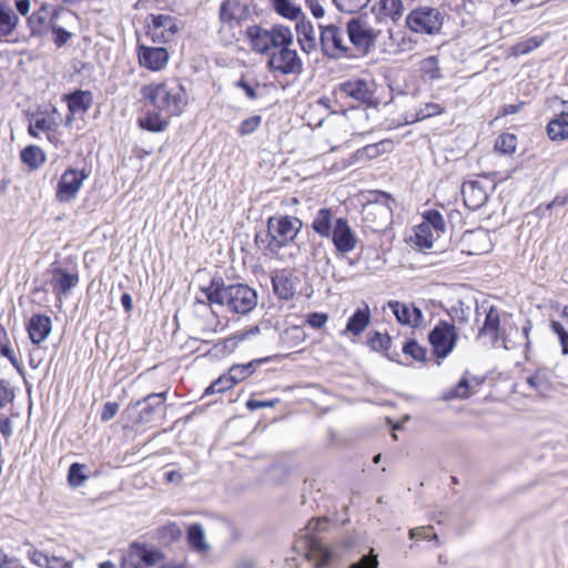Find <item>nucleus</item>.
<instances>
[{
  "label": "nucleus",
  "mask_w": 568,
  "mask_h": 568,
  "mask_svg": "<svg viewBox=\"0 0 568 568\" xmlns=\"http://www.w3.org/2000/svg\"><path fill=\"white\" fill-rule=\"evenodd\" d=\"M205 300L196 297L203 305L226 306L234 314L246 315L257 305V293L246 284L226 285L222 277H213L209 285L201 287Z\"/></svg>",
  "instance_id": "obj_1"
},
{
  "label": "nucleus",
  "mask_w": 568,
  "mask_h": 568,
  "mask_svg": "<svg viewBox=\"0 0 568 568\" xmlns=\"http://www.w3.org/2000/svg\"><path fill=\"white\" fill-rule=\"evenodd\" d=\"M141 95L166 118L181 115L189 101L184 85L175 78L142 87Z\"/></svg>",
  "instance_id": "obj_2"
},
{
  "label": "nucleus",
  "mask_w": 568,
  "mask_h": 568,
  "mask_svg": "<svg viewBox=\"0 0 568 568\" xmlns=\"http://www.w3.org/2000/svg\"><path fill=\"white\" fill-rule=\"evenodd\" d=\"M302 227L303 223L296 216H271L267 220L266 233L257 234L255 241L261 243L266 254L276 255L282 248L294 242Z\"/></svg>",
  "instance_id": "obj_3"
},
{
  "label": "nucleus",
  "mask_w": 568,
  "mask_h": 568,
  "mask_svg": "<svg viewBox=\"0 0 568 568\" xmlns=\"http://www.w3.org/2000/svg\"><path fill=\"white\" fill-rule=\"evenodd\" d=\"M246 37L254 52L265 54L278 44L293 43L294 36L291 28L274 24L270 29L254 24L246 29Z\"/></svg>",
  "instance_id": "obj_4"
},
{
  "label": "nucleus",
  "mask_w": 568,
  "mask_h": 568,
  "mask_svg": "<svg viewBox=\"0 0 568 568\" xmlns=\"http://www.w3.org/2000/svg\"><path fill=\"white\" fill-rule=\"evenodd\" d=\"M318 45L322 54L331 60L355 57L347 41L346 30L334 23L318 24Z\"/></svg>",
  "instance_id": "obj_5"
},
{
  "label": "nucleus",
  "mask_w": 568,
  "mask_h": 568,
  "mask_svg": "<svg viewBox=\"0 0 568 568\" xmlns=\"http://www.w3.org/2000/svg\"><path fill=\"white\" fill-rule=\"evenodd\" d=\"M346 34L352 52L367 54L375 45L378 33L362 17H353L346 22Z\"/></svg>",
  "instance_id": "obj_6"
},
{
  "label": "nucleus",
  "mask_w": 568,
  "mask_h": 568,
  "mask_svg": "<svg viewBox=\"0 0 568 568\" xmlns=\"http://www.w3.org/2000/svg\"><path fill=\"white\" fill-rule=\"evenodd\" d=\"M325 519H312L306 526V532L298 541V547L303 548L306 552L308 560L315 561L314 568H326L332 560V552L311 532L320 529Z\"/></svg>",
  "instance_id": "obj_7"
},
{
  "label": "nucleus",
  "mask_w": 568,
  "mask_h": 568,
  "mask_svg": "<svg viewBox=\"0 0 568 568\" xmlns=\"http://www.w3.org/2000/svg\"><path fill=\"white\" fill-rule=\"evenodd\" d=\"M334 94L338 99H351L359 104L372 105L375 102V83L367 79L352 78L341 82Z\"/></svg>",
  "instance_id": "obj_8"
},
{
  "label": "nucleus",
  "mask_w": 568,
  "mask_h": 568,
  "mask_svg": "<svg viewBox=\"0 0 568 568\" xmlns=\"http://www.w3.org/2000/svg\"><path fill=\"white\" fill-rule=\"evenodd\" d=\"M293 43L278 44L273 49L267 65L283 75H297L303 72V61L296 50L291 49Z\"/></svg>",
  "instance_id": "obj_9"
},
{
  "label": "nucleus",
  "mask_w": 568,
  "mask_h": 568,
  "mask_svg": "<svg viewBox=\"0 0 568 568\" xmlns=\"http://www.w3.org/2000/svg\"><path fill=\"white\" fill-rule=\"evenodd\" d=\"M180 31L179 20L170 14H150L146 18V36L154 43H168Z\"/></svg>",
  "instance_id": "obj_10"
},
{
  "label": "nucleus",
  "mask_w": 568,
  "mask_h": 568,
  "mask_svg": "<svg viewBox=\"0 0 568 568\" xmlns=\"http://www.w3.org/2000/svg\"><path fill=\"white\" fill-rule=\"evenodd\" d=\"M407 24L414 32L434 34L442 29L443 17L437 9L419 8L408 14Z\"/></svg>",
  "instance_id": "obj_11"
},
{
  "label": "nucleus",
  "mask_w": 568,
  "mask_h": 568,
  "mask_svg": "<svg viewBox=\"0 0 568 568\" xmlns=\"http://www.w3.org/2000/svg\"><path fill=\"white\" fill-rule=\"evenodd\" d=\"M88 176L89 172L85 170L72 168L65 170L58 182L57 200L60 202H71L74 200Z\"/></svg>",
  "instance_id": "obj_12"
},
{
  "label": "nucleus",
  "mask_w": 568,
  "mask_h": 568,
  "mask_svg": "<svg viewBox=\"0 0 568 568\" xmlns=\"http://www.w3.org/2000/svg\"><path fill=\"white\" fill-rule=\"evenodd\" d=\"M429 343L438 357H446L454 348L457 334L454 324L440 322L429 333Z\"/></svg>",
  "instance_id": "obj_13"
},
{
  "label": "nucleus",
  "mask_w": 568,
  "mask_h": 568,
  "mask_svg": "<svg viewBox=\"0 0 568 568\" xmlns=\"http://www.w3.org/2000/svg\"><path fill=\"white\" fill-rule=\"evenodd\" d=\"M166 395V392L152 393L143 399L138 400L135 406H141L142 404L144 406L141 408L136 422L140 424H149L162 419L165 414Z\"/></svg>",
  "instance_id": "obj_14"
},
{
  "label": "nucleus",
  "mask_w": 568,
  "mask_h": 568,
  "mask_svg": "<svg viewBox=\"0 0 568 568\" xmlns=\"http://www.w3.org/2000/svg\"><path fill=\"white\" fill-rule=\"evenodd\" d=\"M329 237L336 252L341 255L352 252L357 244V237L351 229L348 221L344 217H337L334 221V227Z\"/></svg>",
  "instance_id": "obj_15"
},
{
  "label": "nucleus",
  "mask_w": 568,
  "mask_h": 568,
  "mask_svg": "<svg viewBox=\"0 0 568 568\" xmlns=\"http://www.w3.org/2000/svg\"><path fill=\"white\" fill-rule=\"evenodd\" d=\"M136 53L140 65L151 71L164 69L170 58L168 50L162 47L138 44Z\"/></svg>",
  "instance_id": "obj_16"
},
{
  "label": "nucleus",
  "mask_w": 568,
  "mask_h": 568,
  "mask_svg": "<svg viewBox=\"0 0 568 568\" xmlns=\"http://www.w3.org/2000/svg\"><path fill=\"white\" fill-rule=\"evenodd\" d=\"M388 307L402 325L409 327H419L424 322V314L419 307L413 303H403L398 301L388 302Z\"/></svg>",
  "instance_id": "obj_17"
},
{
  "label": "nucleus",
  "mask_w": 568,
  "mask_h": 568,
  "mask_svg": "<svg viewBox=\"0 0 568 568\" xmlns=\"http://www.w3.org/2000/svg\"><path fill=\"white\" fill-rule=\"evenodd\" d=\"M462 195L465 205L469 210L476 211L488 201L487 185L479 180L465 181L462 185Z\"/></svg>",
  "instance_id": "obj_18"
},
{
  "label": "nucleus",
  "mask_w": 568,
  "mask_h": 568,
  "mask_svg": "<svg viewBox=\"0 0 568 568\" xmlns=\"http://www.w3.org/2000/svg\"><path fill=\"white\" fill-rule=\"evenodd\" d=\"M392 209L387 204L369 203L364 209V220L374 232L383 231L389 223Z\"/></svg>",
  "instance_id": "obj_19"
},
{
  "label": "nucleus",
  "mask_w": 568,
  "mask_h": 568,
  "mask_svg": "<svg viewBox=\"0 0 568 568\" xmlns=\"http://www.w3.org/2000/svg\"><path fill=\"white\" fill-rule=\"evenodd\" d=\"M78 283L79 276L77 273H71L61 267L52 268L49 284L57 296H67Z\"/></svg>",
  "instance_id": "obj_20"
},
{
  "label": "nucleus",
  "mask_w": 568,
  "mask_h": 568,
  "mask_svg": "<svg viewBox=\"0 0 568 568\" xmlns=\"http://www.w3.org/2000/svg\"><path fill=\"white\" fill-rule=\"evenodd\" d=\"M52 331L51 318L43 314H34L27 324V332L30 341L40 345L44 342Z\"/></svg>",
  "instance_id": "obj_21"
},
{
  "label": "nucleus",
  "mask_w": 568,
  "mask_h": 568,
  "mask_svg": "<svg viewBox=\"0 0 568 568\" xmlns=\"http://www.w3.org/2000/svg\"><path fill=\"white\" fill-rule=\"evenodd\" d=\"M295 30L301 50L306 54L315 51L318 41L313 23L303 16V18L296 22Z\"/></svg>",
  "instance_id": "obj_22"
},
{
  "label": "nucleus",
  "mask_w": 568,
  "mask_h": 568,
  "mask_svg": "<svg viewBox=\"0 0 568 568\" xmlns=\"http://www.w3.org/2000/svg\"><path fill=\"white\" fill-rule=\"evenodd\" d=\"M371 308L367 303L355 310L352 316L347 320L345 328L342 331L343 335L359 336L371 323Z\"/></svg>",
  "instance_id": "obj_23"
},
{
  "label": "nucleus",
  "mask_w": 568,
  "mask_h": 568,
  "mask_svg": "<svg viewBox=\"0 0 568 568\" xmlns=\"http://www.w3.org/2000/svg\"><path fill=\"white\" fill-rule=\"evenodd\" d=\"M244 17V8L237 0H224L220 6V20L231 28L240 26Z\"/></svg>",
  "instance_id": "obj_24"
},
{
  "label": "nucleus",
  "mask_w": 568,
  "mask_h": 568,
  "mask_svg": "<svg viewBox=\"0 0 568 568\" xmlns=\"http://www.w3.org/2000/svg\"><path fill=\"white\" fill-rule=\"evenodd\" d=\"M311 226L316 234L328 239L334 227L333 211L328 207L320 209L315 214Z\"/></svg>",
  "instance_id": "obj_25"
},
{
  "label": "nucleus",
  "mask_w": 568,
  "mask_h": 568,
  "mask_svg": "<svg viewBox=\"0 0 568 568\" xmlns=\"http://www.w3.org/2000/svg\"><path fill=\"white\" fill-rule=\"evenodd\" d=\"M69 112L72 114H84L92 104V93L90 91L77 90L65 97Z\"/></svg>",
  "instance_id": "obj_26"
},
{
  "label": "nucleus",
  "mask_w": 568,
  "mask_h": 568,
  "mask_svg": "<svg viewBox=\"0 0 568 568\" xmlns=\"http://www.w3.org/2000/svg\"><path fill=\"white\" fill-rule=\"evenodd\" d=\"M500 327V314L499 311L490 306L486 312L485 321L479 329V336H489L493 343L498 341V333Z\"/></svg>",
  "instance_id": "obj_27"
},
{
  "label": "nucleus",
  "mask_w": 568,
  "mask_h": 568,
  "mask_svg": "<svg viewBox=\"0 0 568 568\" xmlns=\"http://www.w3.org/2000/svg\"><path fill=\"white\" fill-rule=\"evenodd\" d=\"M57 128V122L44 113H36L29 122L28 132L33 138H39V133L49 134Z\"/></svg>",
  "instance_id": "obj_28"
},
{
  "label": "nucleus",
  "mask_w": 568,
  "mask_h": 568,
  "mask_svg": "<svg viewBox=\"0 0 568 568\" xmlns=\"http://www.w3.org/2000/svg\"><path fill=\"white\" fill-rule=\"evenodd\" d=\"M165 115L160 111H148L144 116L139 119V124L142 129L150 132H162L168 126Z\"/></svg>",
  "instance_id": "obj_29"
},
{
  "label": "nucleus",
  "mask_w": 568,
  "mask_h": 568,
  "mask_svg": "<svg viewBox=\"0 0 568 568\" xmlns=\"http://www.w3.org/2000/svg\"><path fill=\"white\" fill-rule=\"evenodd\" d=\"M274 293L281 300H290L294 296L295 287L292 280L284 273L276 274L272 277Z\"/></svg>",
  "instance_id": "obj_30"
},
{
  "label": "nucleus",
  "mask_w": 568,
  "mask_h": 568,
  "mask_svg": "<svg viewBox=\"0 0 568 568\" xmlns=\"http://www.w3.org/2000/svg\"><path fill=\"white\" fill-rule=\"evenodd\" d=\"M131 549L136 554L138 559L143 565V568H150L156 565L163 557L160 550L148 548L143 545L134 544L131 546Z\"/></svg>",
  "instance_id": "obj_31"
},
{
  "label": "nucleus",
  "mask_w": 568,
  "mask_h": 568,
  "mask_svg": "<svg viewBox=\"0 0 568 568\" xmlns=\"http://www.w3.org/2000/svg\"><path fill=\"white\" fill-rule=\"evenodd\" d=\"M268 358H260V359H253L246 364H234L230 369L229 373L231 374V378L237 384L248 376H251L257 366H260L262 363L267 362Z\"/></svg>",
  "instance_id": "obj_32"
},
{
  "label": "nucleus",
  "mask_w": 568,
  "mask_h": 568,
  "mask_svg": "<svg viewBox=\"0 0 568 568\" xmlns=\"http://www.w3.org/2000/svg\"><path fill=\"white\" fill-rule=\"evenodd\" d=\"M547 134L551 141L568 139V121L564 116L555 118L547 124Z\"/></svg>",
  "instance_id": "obj_33"
},
{
  "label": "nucleus",
  "mask_w": 568,
  "mask_h": 568,
  "mask_svg": "<svg viewBox=\"0 0 568 568\" xmlns=\"http://www.w3.org/2000/svg\"><path fill=\"white\" fill-rule=\"evenodd\" d=\"M21 161L31 169H38L45 161L44 152L36 145H29L21 151Z\"/></svg>",
  "instance_id": "obj_34"
},
{
  "label": "nucleus",
  "mask_w": 568,
  "mask_h": 568,
  "mask_svg": "<svg viewBox=\"0 0 568 568\" xmlns=\"http://www.w3.org/2000/svg\"><path fill=\"white\" fill-rule=\"evenodd\" d=\"M402 0H379L378 14L383 18H390L393 21L398 20L403 14Z\"/></svg>",
  "instance_id": "obj_35"
},
{
  "label": "nucleus",
  "mask_w": 568,
  "mask_h": 568,
  "mask_svg": "<svg viewBox=\"0 0 568 568\" xmlns=\"http://www.w3.org/2000/svg\"><path fill=\"white\" fill-rule=\"evenodd\" d=\"M187 541L190 547L199 552L205 551L209 547L205 542L204 530L200 524H192L187 528Z\"/></svg>",
  "instance_id": "obj_36"
},
{
  "label": "nucleus",
  "mask_w": 568,
  "mask_h": 568,
  "mask_svg": "<svg viewBox=\"0 0 568 568\" xmlns=\"http://www.w3.org/2000/svg\"><path fill=\"white\" fill-rule=\"evenodd\" d=\"M271 2L275 12L283 18L297 20L302 14L301 8L292 3L290 0H271Z\"/></svg>",
  "instance_id": "obj_37"
},
{
  "label": "nucleus",
  "mask_w": 568,
  "mask_h": 568,
  "mask_svg": "<svg viewBox=\"0 0 568 568\" xmlns=\"http://www.w3.org/2000/svg\"><path fill=\"white\" fill-rule=\"evenodd\" d=\"M19 18L14 11L3 3H0V31L10 36L18 24Z\"/></svg>",
  "instance_id": "obj_38"
},
{
  "label": "nucleus",
  "mask_w": 568,
  "mask_h": 568,
  "mask_svg": "<svg viewBox=\"0 0 568 568\" xmlns=\"http://www.w3.org/2000/svg\"><path fill=\"white\" fill-rule=\"evenodd\" d=\"M434 233L435 232L429 227V224L420 223L415 229V244L420 248L433 247L434 241L437 237Z\"/></svg>",
  "instance_id": "obj_39"
},
{
  "label": "nucleus",
  "mask_w": 568,
  "mask_h": 568,
  "mask_svg": "<svg viewBox=\"0 0 568 568\" xmlns=\"http://www.w3.org/2000/svg\"><path fill=\"white\" fill-rule=\"evenodd\" d=\"M420 71L429 80H439L443 78L437 55H429L420 62Z\"/></svg>",
  "instance_id": "obj_40"
},
{
  "label": "nucleus",
  "mask_w": 568,
  "mask_h": 568,
  "mask_svg": "<svg viewBox=\"0 0 568 568\" xmlns=\"http://www.w3.org/2000/svg\"><path fill=\"white\" fill-rule=\"evenodd\" d=\"M544 42L542 38L531 37L511 47V54L515 57L525 55L539 48Z\"/></svg>",
  "instance_id": "obj_41"
},
{
  "label": "nucleus",
  "mask_w": 568,
  "mask_h": 568,
  "mask_svg": "<svg viewBox=\"0 0 568 568\" xmlns=\"http://www.w3.org/2000/svg\"><path fill=\"white\" fill-rule=\"evenodd\" d=\"M258 333H260L258 325H254L246 331L236 332L235 334H233L232 336L227 337L224 341V348H226L229 351H234L241 342H243L244 339H246L251 336L257 335Z\"/></svg>",
  "instance_id": "obj_42"
},
{
  "label": "nucleus",
  "mask_w": 568,
  "mask_h": 568,
  "mask_svg": "<svg viewBox=\"0 0 568 568\" xmlns=\"http://www.w3.org/2000/svg\"><path fill=\"white\" fill-rule=\"evenodd\" d=\"M390 344L392 338L387 334L374 332L367 337V345L375 352H387Z\"/></svg>",
  "instance_id": "obj_43"
},
{
  "label": "nucleus",
  "mask_w": 568,
  "mask_h": 568,
  "mask_svg": "<svg viewBox=\"0 0 568 568\" xmlns=\"http://www.w3.org/2000/svg\"><path fill=\"white\" fill-rule=\"evenodd\" d=\"M423 224H429L438 237L445 231V221L443 215L437 210H428L424 213Z\"/></svg>",
  "instance_id": "obj_44"
},
{
  "label": "nucleus",
  "mask_w": 568,
  "mask_h": 568,
  "mask_svg": "<svg viewBox=\"0 0 568 568\" xmlns=\"http://www.w3.org/2000/svg\"><path fill=\"white\" fill-rule=\"evenodd\" d=\"M517 146V138L513 133L500 134L495 143V150L503 154H511Z\"/></svg>",
  "instance_id": "obj_45"
},
{
  "label": "nucleus",
  "mask_w": 568,
  "mask_h": 568,
  "mask_svg": "<svg viewBox=\"0 0 568 568\" xmlns=\"http://www.w3.org/2000/svg\"><path fill=\"white\" fill-rule=\"evenodd\" d=\"M469 396V382L467 377H462L456 386L450 388L444 394L445 400H452L455 398H467Z\"/></svg>",
  "instance_id": "obj_46"
},
{
  "label": "nucleus",
  "mask_w": 568,
  "mask_h": 568,
  "mask_svg": "<svg viewBox=\"0 0 568 568\" xmlns=\"http://www.w3.org/2000/svg\"><path fill=\"white\" fill-rule=\"evenodd\" d=\"M84 465L79 463H73L69 467L68 471V483L71 487L78 488L83 485V483L87 479V476L84 475Z\"/></svg>",
  "instance_id": "obj_47"
},
{
  "label": "nucleus",
  "mask_w": 568,
  "mask_h": 568,
  "mask_svg": "<svg viewBox=\"0 0 568 568\" xmlns=\"http://www.w3.org/2000/svg\"><path fill=\"white\" fill-rule=\"evenodd\" d=\"M369 0H333L336 9L344 13H354L365 8Z\"/></svg>",
  "instance_id": "obj_48"
},
{
  "label": "nucleus",
  "mask_w": 568,
  "mask_h": 568,
  "mask_svg": "<svg viewBox=\"0 0 568 568\" xmlns=\"http://www.w3.org/2000/svg\"><path fill=\"white\" fill-rule=\"evenodd\" d=\"M236 383L231 378V374H227L219 377L215 382H213L206 389L205 394L213 393H223L230 388H232Z\"/></svg>",
  "instance_id": "obj_49"
},
{
  "label": "nucleus",
  "mask_w": 568,
  "mask_h": 568,
  "mask_svg": "<svg viewBox=\"0 0 568 568\" xmlns=\"http://www.w3.org/2000/svg\"><path fill=\"white\" fill-rule=\"evenodd\" d=\"M262 123V116L261 115H252L245 120H243L237 129V133L241 136H246L252 133H254Z\"/></svg>",
  "instance_id": "obj_50"
},
{
  "label": "nucleus",
  "mask_w": 568,
  "mask_h": 568,
  "mask_svg": "<svg viewBox=\"0 0 568 568\" xmlns=\"http://www.w3.org/2000/svg\"><path fill=\"white\" fill-rule=\"evenodd\" d=\"M402 349L405 355H409L415 361H424L426 358V349L414 339L405 342Z\"/></svg>",
  "instance_id": "obj_51"
},
{
  "label": "nucleus",
  "mask_w": 568,
  "mask_h": 568,
  "mask_svg": "<svg viewBox=\"0 0 568 568\" xmlns=\"http://www.w3.org/2000/svg\"><path fill=\"white\" fill-rule=\"evenodd\" d=\"M550 329L558 336L561 346V353L564 355H568V332L565 329L562 324L557 321L550 322Z\"/></svg>",
  "instance_id": "obj_52"
},
{
  "label": "nucleus",
  "mask_w": 568,
  "mask_h": 568,
  "mask_svg": "<svg viewBox=\"0 0 568 568\" xmlns=\"http://www.w3.org/2000/svg\"><path fill=\"white\" fill-rule=\"evenodd\" d=\"M53 33V42L58 48L63 47L71 39L72 33L65 30L64 28L53 24L51 27Z\"/></svg>",
  "instance_id": "obj_53"
},
{
  "label": "nucleus",
  "mask_w": 568,
  "mask_h": 568,
  "mask_svg": "<svg viewBox=\"0 0 568 568\" xmlns=\"http://www.w3.org/2000/svg\"><path fill=\"white\" fill-rule=\"evenodd\" d=\"M442 113V108L437 103H427L424 108L419 109L415 115L414 121H422L433 115H437Z\"/></svg>",
  "instance_id": "obj_54"
},
{
  "label": "nucleus",
  "mask_w": 568,
  "mask_h": 568,
  "mask_svg": "<svg viewBox=\"0 0 568 568\" xmlns=\"http://www.w3.org/2000/svg\"><path fill=\"white\" fill-rule=\"evenodd\" d=\"M377 555L372 549L368 555L363 556L358 561L352 564L348 568H377Z\"/></svg>",
  "instance_id": "obj_55"
},
{
  "label": "nucleus",
  "mask_w": 568,
  "mask_h": 568,
  "mask_svg": "<svg viewBox=\"0 0 568 568\" xmlns=\"http://www.w3.org/2000/svg\"><path fill=\"white\" fill-rule=\"evenodd\" d=\"M14 399V393L4 379L0 378V410Z\"/></svg>",
  "instance_id": "obj_56"
},
{
  "label": "nucleus",
  "mask_w": 568,
  "mask_h": 568,
  "mask_svg": "<svg viewBox=\"0 0 568 568\" xmlns=\"http://www.w3.org/2000/svg\"><path fill=\"white\" fill-rule=\"evenodd\" d=\"M161 537L163 539L173 541L182 536V530L176 524H169L161 529Z\"/></svg>",
  "instance_id": "obj_57"
},
{
  "label": "nucleus",
  "mask_w": 568,
  "mask_h": 568,
  "mask_svg": "<svg viewBox=\"0 0 568 568\" xmlns=\"http://www.w3.org/2000/svg\"><path fill=\"white\" fill-rule=\"evenodd\" d=\"M0 354L4 357H7L10 363L12 364V366L16 368V371L20 374V375H23V367L22 365L19 363L18 358L16 357L13 351L11 349V347L9 346V343L7 342L1 348H0Z\"/></svg>",
  "instance_id": "obj_58"
},
{
  "label": "nucleus",
  "mask_w": 568,
  "mask_h": 568,
  "mask_svg": "<svg viewBox=\"0 0 568 568\" xmlns=\"http://www.w3.org/2000/svg\"><path fill=\"white\" fill-rule=\"evenodd\" d=\"M328 321L325 313L313 312L307 315L306 323L313 328H322Z\"/></svg>",
  "instance_id": "obj_59"
},
{
  "label": "nucleus",
  "mask_w": 568,
  "mask_h": 568,
  "mask_svg": "<svg viewBox=\"0 0 568 568\" xmlns=\"http://www.w3.org/2000/svg\"><path fill=\"white\" fill-rule=\"evenodd\" d=\"M235 87L242 89L250 100H256L258 98L256 92V88L260 87L258 83H256L254 87L242 77L239 81L235 82Z\"/></svg>",
  "instance_id": "obj_60"
},
{
  "label": "nucleus",
  "mask_w": 568,
  "mask_h": 568,
  "mask_svg": "<svg viewBox=\"0 0 568 568\" xmlns=\"http://www.w3.org/2000/svg\"><path fill=\"white\" fill-rule=\"evenodd\" d=\"M121 568H143V565L138 559L136 554L130 548L128 554L122 558Z\"/></svg>",
  "instance_id": "obj_61"
},
{
  "label": "nucleus",
  "mask_w": 568,
  "mask_h": 568,
  "mask_svg": "<svg viewBox=\"0 0 568 568\" xmlns=\"http://www.w3.org/2000/svg\"><path fill=\"white\" fill-rule=\"evenodd\" d=\"M119 410V404L115 402H106L103 405L102 413H101V420L102 422H109L111 420Z\"/></svg>",
  "instance_id": "obj_62"
},
{
  "label": "nucleus",
  "mask_w": 568,
  "mask_h": 568,
  "mask_svg": "<svg viewBox=\"0 0 568 568\" xmlns=\"http://www.w3.org/2000/svg\"><path fill=\"white\" fill-rule=\"evenodd\" d=\"M29 558L33 564H36L39 567L45 568V566L48 565V555L43 554L42 551L33 549L29 551Z\"/></svg>",
  "instance_id": "obj_63"
},
{
  "label": "nucleus",
  "mask_w": 568,
  "mask_h": 568,
  "mask_svg": "<svg viewBox=\"0 0 568 568\" xmlns=\"http://www.w3.org/2000/svg\"><path fill=\"white\" fill-rule=\"evenodd\" d=\"M45 568H72V566L62 557L48 556V565Z\"/></svg>",
  "instance_id": "obj_64"
}]
</instances>
